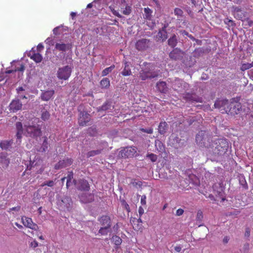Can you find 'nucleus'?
<instances>
[{
    "instance_id": "f257e3e1",
    "label": "nucleus",
    "mask_w": 253,
    "mask_h": 253,
    "mask_svg": "<svg viewBox=\"0 0 253 253\" xmlns=\"http://www.w3.org/2000/svg\"><path fill=\"white\" fill-rule=\"evenodd\" d=\"M214 107L218 108L222 113H226L231 115H235L239 114L242 109L241 103L234 101L229 102L227 99H217L214 104Z\"/></svg>"
},
{
    "instance_id": "f03ea898",
    "label": "nucleus",
    "mask_w": 253,
    "mask_h": 253,
    "mask_svg": "<svg viewBox=\"0 0 253 253\" xmlns=\"http://www.w3.org/2000/svg\"><path fill=\"white\" fill-rule=\"evenodd\" d=\"M39 122V118H35L32 124L29 125L26 127V131L29 136L36 139L40 138L42 134L41 126L40 125L38 124Z\"/></svg>"
},
{
    "instance_id": "7ed1b4c3",
    "label": "nucleus",
    "mask_w": 253,
    "mask_h": 253,
    "mask_svg": "<svg viewBox=\"0 0 253 253\" xmlns=\"http://www.w3.org/2000/svg\"><path fill=\"white\" fill-rule=\"evenodd\" d=\"M196 142L201 146L208 147L211 141V137L205 130H201L196 136Z\"/></svg>"
},
{
    "instance_id": "20e7f679",
    "label": "nucleus",
    "mask_w": 253,
    "mask_h": 253,
    "mask_svg": "<svg viewBox=\"0 0 253 253\" xmlns=\"http://www.w3.org/2000/svg\"><path fill=\"white\" fill-rule=\"evenodd\" d=\"M213 188L215 198H214L213 195H210L209 197L211 201L223 202L226 200L223 188L220 184L214 185L213 186Z\"/></svg>"
},
{
    "instance_id": "39448f33",
    "label": "nucleus",
    "mask_w": 253,
    "mask_h": 253,
    "mask_svg": "<svg viewBox=\"0 0 253 253\" xmlns=\"http://www.w3.org/2000/svg\"><path fill=\"white\" fill-rule=\"evenodd\" d=\"M214 153L218 155H223L229 148V143L225 138L218 139L216 142Z\"/></svg>"
},
{
    "instance_id": "423d86ee",
    "label": "nucleus",
    "mask_w": 253,
    "mask_h": 253,
    "mask_svg": "<svg viewBox=\"0 0 253 253\" xmlns=\"http://www.w3.org/2000/svg\"><path fill=\"white\" fill-rule=\"evenodd\" d=\"M72 73V68L69 65L59 68L57 72V77L60 80H67Z\"/></svg>"
},
{
    "instance_id": "0eeeda50",
    "label": "nucleus",
    "mask_w": 253,
    "mask_h": 253,
    "mask_svg": "<svg viewBox=\"0 0 253 253\" xmlns=\"http://www.w3.org/2000/svg\"><path fill=\"white\" fill-rule=\"evenodd\" d=\"M136 150L135 147H124L119 152L118 156L122 158H131L136 153Z\"/></svg>"
},
{
    "instance_id": "6e6552de",
    "label": "nucleus",
    "mask_w": 253,
    "mask_h": 253,
    "mask_svg": "<svg viewBox=\"0 0 253 253\" xmlns=\"http://www.w3.org/2000/svg\"><path fill=\"white\" fill-rule=\"evenodd\" d=\"M231 11L235 18L241 20H243L247 15V12L244 11L240 6H232Z\"/></svg>"
},
{
    "instance_id": "1a4fd4ad",
    "label": "nucleus",
    "mask_w": 253,
    "mask_h": 253,
    "mask_svg": "<svg viewBox=\"0 0 253 253\" xmlns=\"http://www.w3.org/2000/svg\"><path fill=\"white\" fill-rule=\"evenodd\" d=\"M150 40L146 39H141L135 43V47L139 51L146 50L150 46Z\"/></svg>"
},
{
    "instance_id": "9d476101",
    "label": "nucleus",
    "mask_w": 253,
    "mask_h": 253,
    "mask_svg": "<svg viewBox=\"0 0 253 253\" xmlns=\"http://www.w3.org/2000/svg\"><path fill=\"white\" fill-rule=\"evenodd\" d=\"M102 220H105L107 225L102 226L99 230V233L101 235H106L108 233L111 232V220L109 217H104Z\"/></svg>"
},
{
    "instance_id": "9b49d317",
    "label": "nucleus",
    "mask_w": 253,
    "mask_h": 253,
    "mask_svg": "<svg viewBox=\"0 0 253 253\" xmlns=\"http://www.w3.org/2000/svg\"><path fill=\"white\" fill-rule=\"evenodd\" d=\"M90 120V115L86 112H81L78 119L79 124L81 126H85Z\"/></svg>"
},
{
    "instance_id": "f8f14e48",
    "label": "nucleus",
    "mask_w": 253,
    "mask_h": 253,
    "mask_svg": "<svg viewBox=\"0 0 253 253\" xmlns=\"http://www.w3.org/2000/svg\"><path fill=\"white\" fill-rule=\"evenodd\" d=\"M73 162V161L71 158H65L64 159L58 162V163L55 165L54 168L56 169H59L66 168L71 165Z\"/></svg>"
},
{
    "instance_id": "ddd939ff",
    "label": "nucleus",
    "mask_w": 253,
    "mask_h": 253,
    "mask_svg": "<svg viewBox=\"0 0 253 253\" xmlns=\"http://www.w3.org/2000/svg\"><path fill=\"white\" fill-rule=\"evenodd\" d=\"M183 56V52L177 48L172 50L169 54L170 58L173 60H181Z\"/></svg>"
},
{
    "instance_id": "4468645a",
    "label": "nucleus",
    "mask_w": 253,
    "mask_h": 253,
    "mask_svg": "<svg viewBox=\"0 0 253 253\" xmlns=\"http://www.w3.org/2000/svg\"><path fill=\"white\" fill-rule=\"evenodd\" d=\"M22 220L24 226L35 230L39 229L38 226L33 223L31 218L24 216L22 217Z\"/></svg>"
},
{
    "instance_id": "2eb2a0df",
    "label": "nucleus",
    "mask_w": 253,
    "mask_h": 253,
    "mask_svg": "<svg viewBox=\"0 0 253 253\" xmlns=\"http://www.w3.org/2000/svg\"><path fill=\"white\" fill-rule=\"evenodd\" d=\"M140 78L142 81H145L149 78H154L157 76V74L150 71L142 70L140 72Z\"/></svg>"
},
{
    "instance_id": "dca6fc26",
    "label": "nucleus",
    "mask_w": 253,
    "mask_h": 253,
    "mask_svg": "<svg viewBox=\"0 0 253 253\" xmlns=\"http://www.w3.org/2000/svg\"><path fill=\"white\" fill-rule=\"evenodd\" d=\"M72 45L71 43H64L63 42L56 43L55 45V48L60 51L65 52L66 51L71 49Z\"/></svg>"
},
{
    "instance_id": "f3484780",
    "label": "nucleus",
    "mask_w": 253,
    "mask_h": 253,
    "mask_svg": "<svg viewBox=\"0 0 253 253\" xmlns=\"http://www.w3.org/2000/svg\"><path fill=\"white\" fill-rule=\"evenodd\" d=\"M22 104L19 100H13L10 104V110L16 112L22 108Z\"/></svg>"
},
{
    "instance_id": "a211bd4d",
    "label": "nucleus",
    "mask_w": 253,
    "mask_h": 253,
    "mask_svg": "<svg viewBox=\"0 0 253 253\" xmlns=\"http://www.w3.org/2000/svg\"><path fill=\"white\" fill-rule=\"evenodd\" d=\"M78 189L81 191H88L90 190V185L86 180L80 179Z\"/></svg>"
},
{
    "instance_id": "6ab92c4d",
    "label": "nucleus",
    "mask_w": 253,
    "mask_h": 253,
    "mask_svg": "<svg viewBox=\"0 0 253 253\" xmlns=\"http://www.w3.org/2000/svg\"><path fill=\"white\" fill-rule=\"evenodd\" d=\"M54 94L53 89L44 91L41 95V99L43 101H47L49 100Z\"/></svg>"
},
{
    "instance_id": "aec40b11",
    "label": "nucleus",
    "mask_w": 253,
    "mask_h": 253,
    "mask_svg": "<svg viewBox=\"0 0 253 253\" xmlns=\"http://www.w3.org/2000/svg\"><path fill=\"white\" fill-rule=\"evenodd\" d=\"M157 89L161 93H165L168 91L167 84L165 82H159L156 84Z\"/></svg>"
},
{
    "instance_id": "412c9836",
    "label": "nucleus",
    "mask_w": 253,
    "mask_h": 253,
    "mask_svg": "<svg viewBox=\"0 0 253 253\" xmlns=\"http://www.w3.org/2000/svg\"><path fill=\"white\" fill-rule=\"evenodd\" d=\"M30 58L35 61L36 63H40L42 59V57L39 53H29Z\"/></svg>"
},
{
    "instance_id": "4be33fe9",
    "label": "nucleus",
    "mask_w": 253,
    "mask_h": 253,
    "mask_svg": "<svg viewBox=\"0 0 253 253\" xmlns=\"http://www.w3.org/2000/svg\"><path fill=\"white\" fill-rule=\"evenodd\" d=\"M125 66L122 74L124 76H130L131 74V70L129 67L130 63L127 61L124 62Z\"/></svg>"
},
{
    "instance_id": "5701e85b",
    "label": "nucleus",
    "mask_w": 253,
    "mask_h": 253,
    "mask_svg": "<svg viewBox=\"0 0 253 253\" xmlns=\"http://www.w3.org/2000/svg\"><path fill=\"white\" fill-rule=\"evenodd\" d=\"M168 127V126L166 122H161L158 126V132L163 134L166 132Z\"/></svg>"
},
{
    "instance_id": "b1692460",
    "label": "nucleus",
    "mask_w": 253,
    "mask_h": 253,
    "mask_svg": "<svg viewBox=\"0 0 253 253\" xmlns=\"http://www.w3.org/2000/svg\"><path fill=\"white\" fill-rule=\"evenodd\" d=\"M144 18L148 20H151L152 18V10L147 7L146 8H144Z\"/></svg>"
},
{
    "instance_id": "393cba45",
    "label": "nucleus",
    "mask_w": 253,
    "mask_h": 253,
    "mask_svg": "<svg viewBox=\"0 0 253 253\" xmlns=\"http://www.w3.org/2000/svg\"><path fill=\"white\" fill-rule=\"evenodd\" d=\"M121 2L122 4H123V6H125V8L123 11V13L126 15H129L131 11V7L127 4H126L125 0H121Z\"/></svg>"
},
{
    "instance_id": "a878e982",
    "label": "nucleus",
    "mask_w": 253,
    "mask_h": 253,
    "mask_svg": "<svg viewBox=\"0 0 253 253\" xmlns=\"http://www.w3.org/2000/svg\"><path fill=\"white\" fill-rule=\"evenodd\" d=\"M100 84L102 88H108L110 85V80L107 78H104L100 81Z\"/></svg>"
},
{
    "instance_id": "bb28decb",
    "label": "nucleus",
    "mask_w": 253,
    "mask_h": 253,
    "mask_svg": "<svg viewBox=\"0 0 253 253\" xmlns=\"http://www.w3.org/2000/svg\"><path fill=\"white\" fill-rule=\"evenodd\" d=\"M177 43V39L175 35H173L168 40V44L171 47H174Z\"/></svg>"
},
{
    "instance_id": "cd10ccee",
    "label": "nucleus",
    "mask_w": 253,
    "mask_h": 253,
    "mask_svg": "<svg viewBox=\"0 0 253 253\" xmlns=\"http://www.w3.org/2000/svg\"><path fill=\"white\" fill-rule=\"evenodd\" d=\"M158 36L160 39L162 40V41L166 40L168 38V35L166 30L164 29L160 30L158 34Z\"/></svg>"
},
{
    "instance_id": "c85d7f7f",
    "label": "nucleus",
    "mask_w": 253,
    "mask_h": 253,
    "mask_svg": "<svg viewBox=\"0 0 253 253\" xmlns=\"http://www.w3.org/2000/svg\"><path fill=\"white\" fill-rule=\"evenodd\" d=\"M11 141H3L0 143V147L2 149H7L11 146Z\"/></svg>"
},
{
    "instance_id": "c756f323",
    "label": "nucleus",
    "mask_w": 253,
    "mask_h": 253,
    "mask_svg": "<svg viewBox=\"0 0 253 253\" xmlns=\"http://www.w3.org/2000/svg\"><path fill=\"white\" fill-rule=\"evenodd\" d=\"M114 68H115L114 65H111V66L105 68L102 72V76H107L109 73H111Z\"/></svg>"
},
{
    "instance_id": "7c9ffc66",
    "label": "nucleus",
    "mask_w": 253,
    "mask_h": 253,
    "mask_svg": "<svg viewBox=\"0 0 253 253\" xmlns=\"http://www.w3.org/2000/svg\"><path fill=\"white\" fill-rule=\"evenodd\" d=\"M25 69V66L23 63L18 62L15 66L14 71L23 72Z\"/></svg>"
},
{
    "instance_id": "2f4dec72",
    "label": "nucleus",
    "mask_w": 253,
    "mask_h": 253,
    "mask_svg": "<svg viewBox=\"0 0 253 253\" xmlns=\"http://www.w3.org/2000/svg\"><path fill=\"white\" fill-rule=\"evenodd\" d=\"M111 107V105L109 102H105L101 106L98 108V111H106L109 109Z\"/></svg>"
},
{
    "instance_id": "473e14b6",
    "label": "nucleus",
    "mask_w": 253,
    "mask_h": 253,
    "mask_svg": "<svg viewBox=\"0 0 253 253\" xmlns=\"http://www.w3.org/2000/svg\"><path fill=\"white\" fill-rule=\"evenodd\" d=\"M102 150H92L87 152L86 154V156L87 158H89L91 157L94 156L95 155H99L101 153Z\"/></svg>"
},
{
    "instance_id": "72a5a7b5",
    "label": "nucleus",
    "mask_w": 253,
    "mask_h": 253,
    "mask_svg": "<svg viewBox=\"0 0 253 253\" xmlns=\"http://www.w3.org/2000/svg\"><path fill=\"white\" fill-rule=\"evenodd\" d=\"M174 13L177 16V18L180 20L183 16V11L180 8H175L174 9Z\"/></svg>"
},
{
    "instance_id": "f704fd0d",
    "label": "nucleus",
    "mask_w": 253,
    "mask_h": 253,
    "mask_svg": "<svg viewBox=\"0 0 253 253\" xmlns=\"http://www.w3.org/2000/svg\"><path fill=\"white\" fill-rule=\"evenodd\" d=\"M50 117V114L47 111L44 110L42 111L41 118L43 121H46L49 119Z\"/></svg>"
},
{
    "instance_id": "c9c22d12",
    "label": "nucleus",
    "mask_w": 253,
    "mask_h": 253,
    "mask_svg": "<svg viewBox=\"0 0 253 253\" xmlns=\"http://www.w3.org/2000/svg\"><path fill=\"white\" fill-rule=\"evenodd\" d=\"M48 143L47 142V138L46 137H44V140L42 146V151L45 152L48 149Z\"/></svg>"
},
{
    "instance_id": "e433bc0d",
    "label": "nucleus",
    "mask_w": 253,
    "mask_h": 253,
    "mask_svg": "<svg viewBox=\"0 0 253 253\" xmlns=\"http://www.w3.org/2000/svg\"><path fill=\"white\" fill-rule=\"evenodd\" d=\"M146 157L149 158L152 162H156L158 159L157 155L153 153L148 154L146 155Z\"/></svg>"
},
{
    "instance_id": "4c0bfd02",
    "label": "nucleus",
    "mask_w": 253,
    "mask_h": 253,
    "mask_svg": "<svg viewBox=\"0 0 253 253\" xmlns=\"http://www.w3.org/2000/svg\"><path fill=\"white\" fill-rule=\"evenodd\" d=\"M242 21L245 22V24L246 26L251 27L253 25V21L251 19L248 18L247 16Z\"/></svg>"
},
{
    "instance_id": "58836bf2",
    "label": "nucleus",
    "mask_w": 253,
    "mask_h": 253,
    "mask_svg": "<svg viewBox=\"0 0 253 253\" xmlns=\"http://www.w3.org/2000/svg\"><path fill=\"white\" fill-rule=\"evenodd\" d=\"M186 98H188L190 100L196 101V102H201V98H196L194 97L192 95L190 94H187L185 96Z\"/></svg>"
},
{
    "instance_id": "ea45409f",
    "label": "nucleus",
    "mask_w": 253,
    "mask_h": 253,
    "mask_svg": "<svg viewBox=\"0 0 253 253\" xmlns=\"http://www.w3.org/2000/svg\"><path fill=\"white\" fill-rule=\"evenodd\" d=\"M112 239H113V241L114 243L116 245H119L122 243V239L119 237H118L117 236H113Z\"/></svg>"
},
{
    "instance_id": "a19ab883",
    "label": "nucleus",
    "mask_w": 253,
    "mask_h": 253,
    "mask_svg": "<svg viewBox=\"0 0 253 253\" xmlns=\"http://www.w3.org/2000/svg\"><path fill=\"white\" fill-rule=\"evenodd\" d=\"M55 183L53 180H49L48 181H46L43 182L42 185L41 186L43 187L44 186H48L49 187H53Z\"/></svg>"
},
{
    "instance_id": "79ce46f5",
    "label": "nucleus",
    "mask_w": 253,
    "mask_h": 253,
    "mask_svg": "<svg viewBox=\"0 0 253 253\" xmlns=\"http://www.w3.org/2000/svg\"><path fill=\"white\" fill-rule=\"evenodd\" d=\"M130 184H132L134 187H141L142 185V182L140 181H136L135 180H132L130 182Z\"/></svg>"
},
{
    "instance_id": "37998d69",
    "label": "nucleus",
    "mask_w": 253,
    "mask_h": 253,
    "mask_svg": "<svg viewBox=\"0 0 253 253\" xmlns=\"http://www.w3.org/2000/svg\"><path fill=\"white\" fill-rule=\"evenodd\" d=\"M109 8L110 9L111 11L114 15L119 18H121L122 17V15L120 14V13L117 10H116L112 6H110L109 7Z\"/></svg>"
},
{
    "instance_id": "c03bdc74",
    "label": "nucleus",
    "mask_w": 253,
    "mask_h": 253,
    "mask_svg": "<svg viewBox=\"0 0 253 253\" xmlns=\"http://www.w3.org/2000/svg\"><path fill=\"white\" fill-rule=\"evenodd\" d=\"M41 162V161L39 159L38 160V162H36V161H34L32 162L30 161V165H31V168L34 169L36 166H38V163H40Z\"/></svg>"
},
{
    "instance_id": "a18cd8bd",
    "label": "nucleus",
    "mask_w": 253,
    "mask_h": 253,
    "mask_svg": "<svg viewBox=\"0 0 253 253\" xmlns=\"http://www.w3.org/2000/svg\"><path fill=\"white\" fill-rule=\"evenodd\" d=\"M16 127L17 131H23L22 124L21 122H18L16 123Z\"/></svg>"
},
{
    "instance_id": "49530a36",
    "label": "nucleus",
    "mask_w": 253,
    "mask_h": 253,
    "mask_svg": "<svg viewBox=\"0 0 253 253\" xmlns=\"http://www.w3.org/2000/svg\"><path fill=\"white\" fill-rule=\"evenodd\" d=\"M140 130L143 132H146L148 134H152L153 132V129L152 128H149L148 129L142 128H140Z\"/></svg>"
},
{
    "instance_id": "de8ad7c7",
    "label": "nucleus",
    "mask_w": 253,
    "mask_h": 253,
    "mask_svg": "<svg viewBox=\"0 0 253 253\" xmlns=\"http://www.w3.org/2000/svg\"><path fill=\"white\" fill-rule=\"evenodd\" d=\"M252 67H253V65H251V64H249V63L244 64L242 65V68L243 70H245L249 69Z\"/></svg>"
},
{
    "instance_id": "09e8293b",
    "label": "nucleus",
    "mask_w": 253,
    "mask_h": 253,
    "mask_svg": "<svg viewBox=\"0 0 253 253\" xmlns=\"http://www.w3.org/2000/svg\"><path fill=\"white\" fill-rule=\"evenodd\" d=\"M23 132V131H17L16 137H17V139L19 141V143H20L21 142V139L22 136Z\"/></svg>"
},
{
    "instance_id": "8fccbe9b",
    "label": "nucleus",
    "mask_w": 253,
    "mask_h": 253,
    "mask_svg": "<svg viewBox=\"0 0 253 253\" xmlns=\"http://www.w3.org/2000/svg\"><path fill=\"white\" fill-rule=\"evenodd\" d=\"M74 176V173L73 171L69 172L67 176V180L68 181H71L72 179L73 178Z\"/></svg>"
},
{
    "instance_id": "3c124183",
    "label": "nucleus",
    "mask_w": 253,
    "mask_h": 253,
    "mask_svg": "<svg viewBox=\"0 0 253 253\" xmlns=\"http://www.w3.org/2000/svg\"><path fill=\"white\" fill-rule=\"evenodd\" d=\"M104 217H108V216L107 215H105V216H102L100 219H99V221H100V223L102 225V226H106L107 225V223L106 222V221L104 220H102L103 218H104Z\"/></svg>"
},
{
    "instance_id": "603ef678",
    "label": "nucleus",
    "mask_w": 253,
    "mask_h": 253,
    "mask_svg": "<svg viewBox=\"0 0 253 253\" xmlns=\"http://www.w3.org/2000/svg\"><path fill=\"white\" fill-rule=\"evenodd\" d=\"M141 204L142 205H145L146 204V197L145 195H142L141 197Z\"/></svg>"
},
{
    "instance_id": "864d4df0",
    "label": "nucleus",
    "mask_w": 253,
    "mask_h": 253,
    "mask_svg": "<svg viewBox=\"0 0 253 253\" xmlns=\"http://www.w3.org/2000/svg\"><path fill=\"white\" fill-rule=\"evenodd\" d=\"M184 211L181 209H179L176 211V215L178 216L181 215L183 214Z\"/></svg>"
},
{
    "instance_id": "5fc2aeb1",
    "label": "nucleus",
    "mask_w": 253,
    "mask_h": 253,
    "mask_svg": "<svg viewBox=\"0 0 253 253\" xmlns=\"http://www.w3.org/2000/svg\"><path fill=\"white\" fill-rule=\"evenodd\" d=\"M31 246L34 248H35L38 246V243L36 241H34L31 242Z\"/></svg>"
},
{
    "instance_id": "6e6d98bb",
    "label": "nucleus",
    "mask_w": 253,
    "mask_h": 253,
    "mask_svg": "<svg viewBox=\"0 0 253 253\" xmlns=\"http://www.w3.org/2000/svg\"><path fill=\"white\" fill-rule=\"evenodd\" d=\"M138 212L140 216H141L144 212V210L142 208V207H139L138 209Z\"/></svg>"
},
{
    "instance_id": "4d7b16f0",
    "label": "nucleus",
    "mask_w": 253,
    "mask_h": 253,
    "mask_svg": "<svg viewBox=\"0 0 253 253\" xmlns=\"http://www.w3.org/2000/svg\"><path fill=\"white\" fill-rule=\"evenodd\" d=\"M233 1L235 4H240L243 2V0H233Z\"/></svg>"
},
{
    "instance_id": "13d9d810",
    "label": "nucleus",
    "mask_w": 253,
    "mask_h": 253,
    "mask_svg": "<svg viewBox=\"0 0 253 253\" xmlns=\"http://www.w3.org/2000/svg\"><path fill=\"white\" fill-rule=\"evenodd\" d=\"M43 48V46L42 44L40 43L37 46V49L39 51H41V50H42Z\"/></svg>"
},
{
    "instance_id": "bf43d9fd",
    "label": "nucleus",
    "mask_w": 253,
    "mask_h": 253,
    "mask_svg": "<svg viewBox=\"0 0 253 253\" xmlns=\"http://www.w3.org/2000/svg\"><path fill=\"white\" fill-rule=\"evenodd\" d=\"M174 250L176 252H180L181 250V247L179 246H176L174 247Z\"/></svg>"
},
{
    "instance_id": "052dcab7",
    "label": "nucleus",
    "mask_w": 253,
    "mask_h": 253,
    "mask_svg": "<svg viewBox=\"0 0 253 253\" xmlns=\"http://www.w3.org/2000/svg\"><path fill=\"white\" fill-rule=\"evenodd\" d=\"M44 170V168L43 167H41L40 169L37 171V173L39 174H41L43 171Z\"/></svg>"
},
{
    "instance_id": "680f3d73",
    "label": "nucleus",
    "mask_w": 253,
    "mask_h": 253,
    "mask_svg": "<svg viewBox=\"0 0 253 253\" xmlns=\"http://www.w3.org/2000/svg\"><path fill=\"white\" fill-rule=\"evenodd\" d=\"M202 217V213L201 211H198L197 213V218L200 219Z\"/></svg>"
},
{
    "instance_id": "e2e57ef3",
    "label": "nucleus",
    "mask_w": 253,
    "mask_h": 253,
    "mask_svg": "<svg viewBox=\"0 0 253 253\" xmlns=\"http://www.w3.org/2000/svg\"><path fill=\"white\" fill-rule=\"evenodd\" d=\"M244 184H242L243 187L246 189H248V184L245 180L244 181Z\"/></svg>"
},
{
    "instance_id": "0e129e2a",
    "label": "nucleus",
    "mask_w": 253,
    "mask_h": 253,
    "mask_svg": "<svg viewBox=\"0 0 253 253\" xmlns=\"http://www.w3.org/2000/svg\"><path fill=\"white\" fill-rule=\"evenodd\" d=\"M70 15H71L72 18L73 19L75 18V17L76 16V13L74 12H72L70 13Z\"/></svg>"
},
{
    "instance_id": "69168bd1",
    "label": "nucleus",
    "mask_w": 253,
    "mask_h": 253,
    "mask_svg": "<svg viewBox=\"0 0 253 253\" xmlns=\"http://www.w3.org/2000/svg\"><path fill=\"white\" fill-rule=\"evenodd\" d=\"M229 240V237H225L223 239V242L225 243H228Z\"/></svg>"
},
{
    "instance_id": "338daca9",
    "label": "nucleus",
    "mask_w": 253,
    "mask_h": 253,
    "mask_svg": "<svg viewBox=\"0 0 253 253\" xmlns=\"http://www.w3.org/2000/svg\"><path fill=\"white\" fill-rule=\"evenodd\" d=\"M59 27H57L56 28H55L53 30V33L55 35L57 34V31H58V29Z\"/></svg>"
},
{
    "instance_id": "774afa93",
    "label": "nucleus",
    "mask_w": 253,
    "mask_h": 253,
    "mask_svg": "<svg viewBox=\"0 0 253 253\" xmlns=\"http://www.w3.org/2000/svg\"><path fill=\"white\" fill-rule=\"evenodd\" d=\"M181 33H182V34L183 35L187 36L188 37V36L189 35V33L187 32H186V31H185V30H183V31H181Z\"/></svg>"
}]
</instances>
